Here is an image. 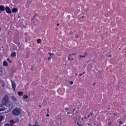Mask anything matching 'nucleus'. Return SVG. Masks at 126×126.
<instances>
[{"mask_svg":"<svg viewBox=\"0 0 126 126\" xmlns=\"http://www.w3.org/2000/svg\"><path fill=\"white\" fill-rule=\"evenodd\" d=\"M108 110H111V108H108Z\"/></svg>","mask_w":126,"mask_h":126,"instance_id":"53","label":"nucleus"},{"mask_svg":"<svg viewBox=\"0 0 126 126\" xmlns=\"http://www.w3.org/2000/svg\"><path fill=\"white\" fill-rule=\"evenodd\" d=\"M7 61L8 62V63H12V62L10 60V59H9V58H7Z\"/></svg>","mask_w":126,"mask_h":126,"instance_id":"18","label":"nucleus"},{"mask_svg":"<svg viewBox=\"0 0 126 126\" xmlns=\"http://www.w3.org/2000/svg\"><path fill=\"white\" fill-rule=\"evenodd\" d=\"M74 111H75V108L73 109V112H74Z\"/></svg>","mask_w":126,"mask_h":126,"instance_id":"48","label":"nucleus"},{"mask_svg":"<svg viewBox=\"0 0 126 126\" xmlns=\"http://www.w3.org/2000/svg\"><path fill=\"white\" fill-rule=\"evenodd\" d=\"M117 104H118V102H114L113 103V104H112V106H116V105H117Z\"/></svg>","mask_w":126,"mask_h":126,"instance_id":"20","label":"nucleus"},{"mask_svg":"<svg viewBox=\"0 0 126 126\" xmlns=\"http://www.w3.org/2000/svg\"><path fill=\"white\" fill-rule=\"evenodd\" d=\"M72 54H70L69 55V57H68V61H71V58H70V57H71Z\"/></svg>","mask_w":126,"mask_h":126,"instance_id":"17","label":"nucleus"},{"mask_svg":"<svg viewBox=\"0 0 126 126\" xmlns=\"http://www.w3.org/2000/svg\"><path fill=\"white\" fill-rule=\"evenodd\" d=\"M107 58H112V55L109 54L107 56Z\"/></svg>","mask_w":126,"mask_h":126,"instance_id":"27","label":"nucleus"},{"mask_svg":"<svg viewBox=\"0 0 126 126\" xmlns=\"http://www.w3.org/2000/svg\"><path fill=\"white\" fill-rule=\"evenodd\" d=\"M68 109V108H65V110L66 111V112H67Z\"/></svg>","mask_w":126,"mask_h":126,"instance_id":"35","label":"nucleus"},{"mask_svg":"<svg viewBox=\"0 0 126 126\" xmlns=\"http://www.w3.org/2000/svg\"><path fill=\"white\" fill-rule=\"evenodd\" d=\"M39 107L40 108H42V106H41V105H39Z\"/></svg>","mask_w":126,"mask_h":126,"instance_id":"44","label":"nucleus"},{"mask_svg":"<svg viewBox=\"0 0 126 126\" xmlns=\"http://www.w3.org/2000/svg\"><path fill=\"white\" fill-rule=\"evenodd\" d=\"M84 9L85 11H88V9H89V8H88V6H84Z\"/></svg>","mask_w":126,"mask_h":126,"instance_id":"10","label":"nucleus"},{"mask_svg":"<svg viewBox=\"0 0 126 126\" xmlns=\"http://www.w3.org/2000/svg\"><path fill=\"white\" fill-rule=\"evenodd\" d=\"M83 120H84V118H82V121H83Z\"/></svg>","mask_w":126,"mask_h":126,"instance_id":"49","label":"nucleus"},{"mask_svg":"<svg viewBox=\"0 0 126 126\" xmlns=\"http://www.w3.org/2000/svg\"><path fill=\"white\" fill-rule=\"evenodd\" d=\"M38 126H40V125H38Z\"/></svg>","mask_w":126,"mask_h":126,"instance_id":"64","label":"nucleus"},{"mask_svg":"<svg viewBox=\"0 0 126 126\" xmlns=\"http://www.w3.org/2000/svg\"><path fill=\"white\" fill-rule=\"evenodd\" d=\"M71 55H73V56H75V55H76V54L75 53H72V54H71Z\"/></svg>","mask_w":126,"mask_h":126,"instance_id":"36","label":"nucleus"},{"mask_svg":"<svg viewBox=\"0 0 126 126\" xmlns=\"http://www.w3.org/2000/svg\"><path fill=\"white\" fill-rule=\"evenodd\" d=\"M77 125H79V123L77 122Z\"/></svg>","mask_w":126,"mask_h":126,"instance_id":"47","label":"nucleus"},{"mask_svg":"<svg viewBox=\"0 0 126 126\" xmlns=\"http://www.w3.org/2000/svg\"><path fill=\"white\" fill-rule=\"evenodd\" d=\"M69 83H70V84H71V85H72V84H73V81H71L69 82Z\"/></svg>","mask_w":126,"mask_h":126,"instance_id":"26","label":"nucleus"},{"mask_svg":"<svg viewBox=\"0 0 126 126\" xmlns=\"http://www.w3.org/2000/svg\"><path fill=\"white\" fill-rule=\"evenodd\" d=\"M16 123V122H14V121H13V120H11L10 121V124H6L4 125V126H13V125H14Z\"/></svg>","mask_w":126,"mask_h":126,"instance_id":"3","label":"nucleus"},{"mask_svg":"<svg viewBox=\"0 0 126 126\" xmlns=\"http://www.w3.org/2000/svg\"><path fill=\"white\" fill-rule=\"evenodd\" d=\"M0 112L1 111H5L7 113L10 112L13 108L12 102L8 100V96L5 95L2 101V104L0 105Z\"/></svg>","mask_w":126,"mask_h":126,"instance_id":"1","label":"nucleus"},{"mask_svg":"<svg viewBox=\"0 0 126 126\" xmlns=\"http://www.w3.org/2000/svg\"><path fill=\"white\" fill-rule=\"evenodd\" d=\"M2 71H3V70H2V68L0 67V75H1V74H2Z\"/></svg>","mask_w":126,"mask_h":126,"instance_id":"15","label":"nucleus"},{"mask_svg":"<svg viewBox=\"0 0 126 126\" xmlns=\"http://www.w3.org/2000/svg\"><path fill=\"white\" fill-rule=\"evenodd\" d=\"M99 113H100V112H98L97 113V114H99Z\"/></svg>","mask_w":126,"mask_h":126,"instance_id":"58","label":"nucleus"},{"mask_svg":"<svg viewBox=\"0 0 126 126\" xmlns=\"http://www.w3.org/2000/svg\"><path fill=\"white\" fill-rule=\"evenodd\" d=\"M81 118V117L79 115L77 116V119L76 121H79V120H80V119Z\"/></svg>","mask_w":126,"mask_h":126,"instance_id":"14","label":"nucleus"},{"mask_svg":"<svg viewBox=\"0 0 126 126\" xmlns=\"http://www.w3.org/2000/svg\"><path fill=\"white\" fill-rule=\"evenodd\" d=\"M23 98H24V99H28V95L25 94L23 96Z\"/></svg>","mask_w":126,"mask_h":126,"instance_id":"16","label":"nucleus"},{"mask_svg":"<svg viewBox=\"0 0 126 126\" xmlns=\"http://www.w3.org/2000/svg\"><path fill=\"white\" fill-rule=\"evenodd\" d=\"M75 38L76 39H78V38H79V35L78 34H76L75 36Z\"/></svg>","mask_w":126,"mask_h":126,"instance_id":"23","label":"nucleus"},{"mask_svg":"<svg viewBox=\"0 0 126 126\" xmlns=\"http://www.w3.org/2000/svg\"><path fill=\"white\" fill-rule=\"evenodd\" d=\"M37 122H35V124H37Z\"/></svg>","mask_w":126,"mask_h":126,"instance_id":"62","label":"nucleus"},{"mask_svg":"<svg viewBox=\"0 0 126 126\" xmlns=\"http://www.w3.org/2000/svg\"><path fill=\"white\" fill-rule=\"evenodd\" d=\"M73 60H74V59H73V58H71V61H73Z\"/></svg>","mask_w":126,"mask_h":126,"instance_id":"43","label":"nucleus"},{"mask_svg":"<svg viewBox=\"0 0 126 126\" xmlns=\"http://www.w3.org/2000/svg\"><path fill=\"white\" fill-rule=\"evenodd\" d=\"M49 55L50 56V57H52V56H55V54L51 53H48Z\"/></svg>","mask_w":126,"mask_h":126,"instance_id":"21","label":"nucleus"},{"mask_svg":"<svg viewBox=\"0 0 126 126\" xmlns=\"http://www.w3.org/2000/svg\"><path fill=\"white\" fill-rule=\"evenodd\" d=\"M11 57H12V58H13V57H16V53L15 52H12L11 55Z\"/></svg>","mask_w":126,"mask_h":126,"instance_id":"9","label":"nucleus"},{"mask_svg":"<svg viewBox=\"0 0 126 126\" xmlns=\"http://www.w3.org/2000/svg\"><path fill=\"white\" fill-rule=\"evenodd\" d=\"M90 115H91L92 116H93V112H91Z\"/></svg>","mask_w":126,"mask_h":126,"instance_id":"31","label":"nucleus"},{"mask_svg":"<svg viewBox=\"0 0 126 126\" xmlns=\"http://www.w3.org/2000/svg\"><path fill=\"white\" fill-rule=\"evenodd\" d=\"M85 54H86L85 56L80 55V58H85V57H86V56H87V53L86 52Z\"/></svg>","mask_w":126,"mask_h":126,"instance_id":"19","label":"nucleus"},{"mask_svg":"<svg viewBox=\"0 0 126 126\" xmlns=\"http://www.w3.org/2000/svg\"><path fill=\"white\" fill-rule=\"evenodd\" d=\"M47 111H48V112H49V108L47 109Z\"/></svg>","mask_w":126,"mask_h":126,"instance_id":"52","label":"nucleus"},{"mask_svg":"<svg viewBox=\"0 0 126 126\" xmlns=\"http://www.w3.org/2000/svg\"><path fill=\"white\" fill-rule=\"evenodd\" d=\"M120 125H123V123L121 121H119Z\"/></svg>","mask_w":126,"mask_h":126,"instance_id":"29","label":"nucleus"},{"mask_svg":"<svg viewBox=\"0 0 126 126\" xmlns=\"http://www.w3.org/2000/svg\"><path fill=\"white\" fill-rule=\"evenodd\" d=\"M82 18H84V16H82Z\"/></svg>","mask_w":126,"mask_h":126,"instance_id":"50","label":"nucleus"},{"mask_svg":"<svg viewBox=\"0 0 126 126\" xmlns=\"http://www.w3.org/2000/svg\"><path fill=\"white\" fill-rule=\"evenodd\" d=\"M17 10H18V9L16 8H13L12 9V12H13V13H15V12H17Z\"/></svg>","mask_w":126,"mask_h":126,"instance_id":"8","label":"nucleus"},{"mask_svg":"<svg viewBox=\"0 0 126 126\" xmlns=\"http://www.w3.org/2000/svg\"><path fill=\"white\" fill-rule=\"evenodd\" d=\"M46 117H50V115L49 114H47Z\"/></svg>","mask_w":126,"mask_h":126,"instance_id":"37","label":"nucleus"},{"mask_svg":"<svg viewBox=\"0 0 126 126\" xmlns=\"http://www.w3.org/2000/svg\"><path fill=\"white\" fill-rule=\"evenodd\" d=\"M31 70H32V71H34V67H32Z\"/></svg>","mask_w":126,"mask_h":126,"instance_id":"33","label":"nucleus"},{"mask_svg":"<svg viewBox=\"0 0 126 126\" xmlns=\"http://www.w3.org/2000/svg\"><path fill=\"white\" fill-rule=\"evenodd\" d=\"M96 85V84H95V83H94V84H93V85Z\"/></svg>","mask_w":126,"mask_h":126,"instance_id":"51","label":"nucleus"},{"mask_svg":"<svg viewBox=\"0 0 126 126\" xmlns=\"http://www.w3.org/2000/svg\"><path fill=\"white\" fill-rule=\"evenodd\" d=\"M18 94L19 96H23V92H18Z\"/></svg>","mask_w":126,"mask_h":126,"instance_id":"13","label":"nucleus"},{"mask_svg":"<svg viewBox=\"0 0 126 126\" xmlns=\"http://www.w3.org/2000/svg\"><path fill=\"white\" fill-rule=\"evenodd\" d=\"M12 114L14 116H19L21 114V111L20 108L17 107L13 110Z\"/></svg>","mask_w":126,"mask_h":126,"instance_id":"2","label":"nucleus"},{"mask_svg":"<svg viewBox=\"0 0 126 126\" xmlns=\"http://www.w3.org/2000/svg\"><path fill=\"white\" fill-rule=\"evenodd\" d=\"M11 72H16V67L14 66H12L11 68Z\"/></svg>","mask_w":126,"mask_h":126,"instance_id":"7","label":"nucleus"},{"mask_svg":"<svg viewBox=\"0 0 126 126\" xmlns=\"http://www.w3.org/2000/svg\"><path fill=\"white\" fill-rule=\"evenodd\" d=\"M88 118H90V114L88 115Z\"/></svg>","mask_w":126,"mask_h":126,"instance_id":"42","label":"nucleus"},{"mask_svg":"<svg viewBox=\"0 0 126 126\" xmlns=\"http://www.w3.org/2000/svg\"><path fill=\"white\" fill-rule=\"evenodd\" d=\"M34 126H37V125H34Z\"/></svg>","mask_w":126,"mask_h":126,"instance_id":"54","label":"nucleus"},{"mask_svg":"<svg viewBox=\"0 0 126 126\" xmlns=\"http://www.w3.org/2000/svg\"><path fill=\"white\" fill-rule=\"evenodd\" d=\"M85 73V72H83L82 74H84Z\"/></svg>","mask_w":126,"mask_h":126,"instance_id":"57","label":"nucleus"},{"mask_svg":"<svg viewBox=\"0 0 126 126\" xmlns=\"http://www.w3.org/2000/svg\"><path fill=\"white\" fill-rule=\"evenodd\" d=\"M0 124H1V122L0 121Z\"/></svg>","mask_w":126,"mask_h":126,"instance_id":"61","label":"nucleus"},{"mask_svg":"<svg viewBox=\"0 0 126 126\" xmlns=\"http://www.w3.org/2000/svg\"><path fill=\"white\" fill-rule=\"evenodd\" d=\"M29 126H32V125H31V124L29 123Z\"/></svg>","mask_w":126,"mask_h":126,"instance_id":"38","label":"nucleus"},{"mask_svg":"<svg viewBox=\"0 0 126 126\" xmlns=\"http://www.w3.org/2000/svg\"><path fill=\"white\" fill-rule=\"evenodd\" d=\"M36 16H37V14H35V15L33 17V19H35V18H36Z\"/></svg>","mask_w":126,"mask_h":126,"instance_id":"34","label":"nucleus"},{"mask_svg":"<svg viewBox=\"0 0 126 126\" xmlns=\"http://www.w3.org/2000/svg\"><path fill=\"white\" fill-rule=\"evenodd\" d=\"M84 119H85V120H86V119H87V117H84Z\"/></svg>","mask_w":126,"mask_h":126,"instance_id":"45","label":"nucleus"},{"mask_svg":"<svg viewBox=\"0 0 126 126\" xmlns=\"http://www.w3.org/2000/svg\"><path fill=\"white\" fill-rule=\"evenodd\" d=\"M5 9V7L3 5H0V11H4Z\"/></svg>","mask_w":126,"mask_h":126,"instance_id":"6","label":"nucleus"},{"mask_svg":"<svg viewBox=\"0 0 126 126\" xmlns=\"http://www.w3.org/2000/svg\"><path fill=\"white\" fill-rule=\"evenodd\" d=\"M79 126H81V125L79 124Z\"/></svg>","mask_w":126,"mask_h":126,"instance_id":"55","label":"nucleus"},{"mask_svg":"<svg viewBox=\"0 0 126 126\" xmlns=\"http://www.w3.org/2000/svg\"><path fill=\"white\" fill-rule=\"evenodd\" d=\"M70 114V113L67 112V115H69Z\"/></svg>","mask_w":126,"mask_h":126,"instance_id":"46","label":"nucleus"},{"mask_svg":"<svg viewBox=\"0 0 126 126\" xmlns=\"http://www.w3.org/2000/svg\"><path fill=\"white\" fill-rule=\"evenodd\" d=\"M108 125H109V126H113V124H112V122H110V123H108Z\"/></svg>","mask_w":126,"mask_h":126,"instance_id":"25","label":"nucleus"},{"mask_svg":"<svg viewBox=\"0 0 126 126\" xmlns=\"http://www.w3.org/2000/svg\"><path fill=\"white\" fill-rule=\"evenodd\" d=\"M52 59V57L51 56L48 58V61H50V60Z\"/></svg>","mask_w":126,"mask_h":126,"instance_id":"30","label":"nucleus"},{"mask_svg":"<svg viewBox=\"0 0 126 126\" xmlns=\"http://www.w3.org/2000/svg\"><path fill=\"white\" fill-rule=\"evenodd\" d=\"M37 43H38V44H40L41 43V39H37Z\"/></svg>","mask_w":126,"mask_h":126,"instance_id":"22","label":"nucleus"},{"mask_svg":"<svg viewBox=\"0 0 126 126\" xmlns=\"http://www.w3.org/2000/svg\"><path fill=\"white\" fill-rule=\"evenodd\" d=\"M57 26H60V24H57Z\"/></svg>","mask_w":126,"mask_h":126,"instance_id":"41","label":"nucleus"},{"mask_svg":"<svg viewBox=\"0 0 126 126\" xmlns=\"http://www.w3.org/2000/svg\"><path fill=\"white\" fill-rule=\"evenodd\" d=\"M3 64L4 66H8V64L7 63V62L6 61H4L3 63Z\"/></svg>","mask_w":126,"mask_h":126,"instance_id":"11","label":"nucleus"},{"mask_svg":"<svg viewBox=\"0 0 126 126\" xmlns=\"http://www.w3.org/2000/svg\"><path fill=\"white\" fill-rule=\"evenodd\" d=\"M11 83H12V87L14 90L15 91V88L16 87V84H15V82L13 81H11Z\"/></svg>","mask_w":126,"mask_h":126,"instance_id":"5","label":"nucleus"},{"mask_svg":"<svg viewBox=\"0 0 126 126\" xmlns=\"http://www.w3.org/2000/svg\"><path fill=\"white\" fill-rule=\"evenodd\" d=\"M29 2V3H31V2Z\"/></svg>","mask_w":126,"mask_h":126,"instance_id":"63","label":"nucleus"},{"mask_svg":"<svg viewBox=\"0 0 126 126\" xmlns=\"http://www.w3.org/2000/svg\"><path fill=\"white\" fill-rule=\"evenodd\" d=\"M58 121H59V122H61V120H62V117H60L58 119H57Z\"/></svg>","mask_w":126,"mask_h":126,"instance_id":"28","label":"nucleus"},{"mask_svg":"<svg viewBox=\"0 0 126 126\" xmlns=\"http://www.w3.org/2000/svg\"><path fill=\"white\" fill-rule=\"evenodd\" d=\"M5 10L6 12H7V13H8L9 14H11V10L10 9V8H9V7L6 6L5 8Z\"/></svg>","mask_w":126,"mask_h":126,"instance_id":"4","label":"nucleus"},{"mask_svg":"<svg viewBox=\"0 0 126 126\" xmlns=\"http://www.w3.org/2000/svg\"><path fill=\"white\" fill-rule=\"evenodd\" d=\"M76 76H77V73L76 74Z\"/></svg>","mask_w":126,"mask_h":126,"instance_id":"59","label":"nucleus"},{"mask_svg":"<svg viewBox=\"0 0 126 126\" xmlns=\"http://www.w3.org/2000/svg\"><path fill=\"white\" fill-rule=\"evenodd\" d=\"M3 119V116H1L0 117V122H1V121H2Z\"/></svg>","mask_w":126,"mask_h":126,"instance_id":"24","label":"nucleus"},{"mask_svg":"<svg viewBox=\"0 0 126 126\" xmlns=\"http://www.w3.org/2000/svg\"><path fill=\"white\" fill-rule=\"evenodd\" d=\"M89 66H91V67H92V65H91V64H89Z\"/></svg>","mask_w":126,"mask_h":126,"instance_id":"39","label":"nucleus"},{"mask_svg":"<svg viewBox=\"0 0 126 126\" xmlns=\"http://www.w3.org/2000/svg\"><path fill=\"white\" fill-rule=\"evenodd\" d=\"M1 13V11H0V14Z\"/></svg>","mask_w":126,"mask_h":126,"instance_id":"60","label":"nucleus"},{"mask_svg":"<svg viewBox=\"0 0 126 126\" xmlns=\"http://www.w3.org/2000/svg\"><path fill=\"white\" fill-rule=\"evenodd\" d=\"M70 35H73V32H70Z\"/></svg>","mask_w":126,"mask_h":126,"instance_id":"32","label":"nucleus"},{"mask_svg":"<svg viewBox=\"0 0 126 126\" xmlns=\"http://www.w3.org/2000/svg\"><path fill=\"white\" fill-rule=\"evenodd\" d=\"M83 75V73H81V74H80V76H81V75Z\"/></svg>","mask_w":126,"mask_h":126,"instance_id":"40","label":"nucleus"},{"mask_svg":"<svg viewBox=\"0 0 126 126\" xmlns=\"http://www.w3.org/2000/svg\"><path fill=\"white\" fill-rule=\"evenodd\" d=\"M116 113H114V116H116Z\"/></svg>","mask_w":126,"mask_h":126,"instance_id":"56","label":"nucleus"},{"mask_svg":"<svg viewBox=\"0 0 126 126\" xmlns=\"http://www.w3.org/2000/svg\"><path fill=\"white\" fill-rule=\"evenodd\" d=\"M12 100H14V101H15V102H16V101H17V99L16 98V97H15V96L13 95L12 96Z\"/></svg>","mask_w":126,"mask_h":126,"instance_id":"12","label":"nucleus"}]
</instances>
